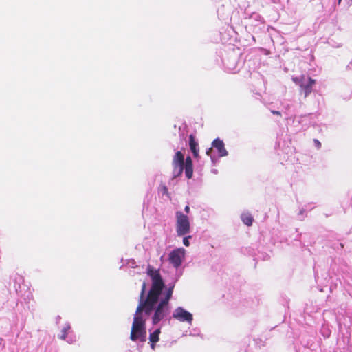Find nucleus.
I'll return each instance as SVG.
<instances>
[{
  "label": "nucleus",
  "mask_w": 352,
  "mask_h": 352,
  "mask_svg": "<svg viewBox=\"0 0 352 352\" xmlns=\"http://www.w3.org/2000/svg\"><path fill=\"white\" fill-rule=\"evenodd\" d=\"M147 274L151 277L152 280L151 287L146 298L144 299V297L146 289V284L145 282L142 283L139 304L138 305V312L144 311L146 315H149L159 300V297L164 287V283L159 270H155L149 265L147 267Z\"/></svg>",
  "instance_id": "obj_1"
},
{
  "label": "nucleus",
  "mask_w": 352,
  "mask_h": 352,
  "mask_svg": "<svg viewBox=\"0 0 352 352\" xmlns=\"http://www.w3.org/2000/svg\"><path fill=\"white\" fill-rule=\"evenodd\" d=\"M175 217V227L177 236H182L189 233L190 225L188 217L180 211L176 212Z\"/></svg>",
  "instance_id": "obj_2"
},
{
  "label": "nucleus",
  "mask_w": 352,
  "mask_h": 352,
  "mask_svg": "<svg viewBox=\"0 0 352 352\" xmlns=\"http://www.w3.org/2000/svg\"><path fill=\"white\" fill-rule=\"evenodd\" d=\"M184 155L181 151H177L172 161L173 179L182 175L184 171Z\"/></svg>",
  "instance_id": "obj_3"
},
{
  "label": "nucleus",
  "mask_w": 352,
  "mask_h": 352,
  "mask_svg": "<svg viewBox=\"0 0 352 352\" xmlns=\"http://www.w3.org/2000/svg\"><path fill=\"white\" fill-rule=\"evenodd\" d=\"M184 254L185 250L184 248L175 249L169 254L168 260L175 267L177 268L182 265Z\"/></svg>",
  "instance_id": "obj_4"
},
{
  "label": "nucleus",
  "mask_w": 352,
  "mask_h": 352,
  "mask_svg": "<svg viewBox=\"0 0 352 352\" xmlns=\"http://www.w3.org/2000/svg\"><path fill=\"white\" fill-rule=\"evenodd\" d=\"M173 317L181 322H187L188 323H191L193 319L192 314L182 307H178L175 310Z\"/></svg>",
  "instance_id": "obj_5"
},
{
  "label": "nucleus",
  "mask_w": 352,
  "mask_h": 352,
  "mask_svg": "<svg viewBox=\"0 0 352 352\" xmlns=\"http://www.w3.org/2000/svg\"><path fill=\"white\" fill-rule=\"evenodd\" d=\"M140 311L138 312V308L136 309L135 314L133 319L131 330H144L145 328V319L142 318V312Z\"/></svg>",
  "instance_id": "obj_6"
},
{
  "label": "nucleus",
  "mask_w": 352,
  "mask_h": 352,
  "mask_svg": "<svg viewBox=\"0 0 352 352\" xmlns=\"http://www.w3.org/2000/svg\"><path fill=\"white\" fill-rule=\"evenodd\" d=\"M212 145L217 150L220 157H225L228 155V151L225 148L224 143L219 138L215 139L213 140Z\"/></svg>",
  "instance_id": "obj_7"
},
{
  "label": "nucleus",
  "mask_w": 352,
  "mask_h": 352,
  "mask_svg": "<svg viewBox=\"0 0 352 352\" xmlns=\"http://www.w3.org/2000/svg\"><path fill=\"white\" fill-rule=\"evenodd\" d=\"M186 177L189 179H191L193 175V165L192 161L190 156H188L185 160L184 166Z\"/></svg>",
  "instance_id": "obj_8"
},
{
  "label": "nucleus",
  "mask_w": 352,
  "mask_h": 352,
  "mask_svg": "<svg viewBox=\"0 0 352 352\" xmlns=\"http://www.w3.org/2000/svg\"><path fill=\"white\" fill-rule=\"evenodd\" d=\"M316 84V80L312 79L311 77L308 78V82L304 84L302 82H300V87L305 92V97H307L312 92V87Z\"/></svg>",
  "instance_id": "obj_9"
},
{
  "label": "nucleus",
  "mask_w": 352,
  "mask_h": 352,
  "mask_svg": "<svg viewBox=\"0 0 352 352\" xmlns=\"http://www.w3.org/2000/svg\"><path fill=\"white\" fill-rule=\"evenodd\" d=\"M167 309L160 308L159 307H157L155 314L153 316V323L157 324L162 319L164 318V317L166 316Z\"/></svg>",
  "instance_id": "obj_10"
},
{
  "label": "nucleus",
  "mask_w": 352,
  "mask_h": 352,
  "mask_svg": "<svg viewBox=\"0 0 352 352\" xmlns=\"http://www.w3.org/2000/svg\"><path fill=\"white\" fill-rule=\"evenodd\" d=\"M189 146L195 157H199L198 143L195 140V137L193 135H189Z\"/></svg>",
  "instance_id": "obj_11"
},
{
  "label": "nucleus",
  "mask_w": 352,
  "mask_h": 352,
  "mask_svg": "<svg viewBox=\"0 0 352 352\" xmlns=\"http://www.w3.org/2000/svg\"><path fill=\"white\" fill-rule=\"evenodd\" d=\"M130 338L134 341L139 340L141 342H144L146 338V331H131Z\"/></svg>",
  "instance_id": "obj_12"
},
{
  "label": "nucleus",
  "mask_w": 352,
  "mask_h": 352,
  "mask_svg": "<svg viewBox=\"0 0 352 352\" xmlns=\"http://www.w3.org/2000/svg\"><path fill=\"white\" fill-rule=\"evenodd\" d=\"M241 220L243 222L244 224H245L248 226H251L252 225L253 222V217L252 215L249 213H244L241 215Z\"/></svg>",
  "instance_id": "obj_13"
},
{
  "label": "nucleus",
  "mask_w": 352,
  "mask_h": 352,
  "mask_svg": "<svg viewBox=\"0 0 352 352\" xmlns=\"http://www.w3.org/2000/svg\"><path fill=\"white\" fill-rule=\"evenodd\" d=\"M160 332L161 331H153V333L150 334L149 340L153 349H155V344L159 340V335Z\"/></svg>",
  "instance_id": "obj_14"
},
{
  "label": "nucleus",
  "mask_w": 352,
  "mask_h": 352,
  "mask_svg": "<svg viewBox=\"0 0 352 352\" xmlns=\"http://www.w3.org/2000/svg\"><path fill=\"white\" fill-rule=\"evenodd\" d=\"M168 301H169V299L166 298H164V299H162L160 302L159 303V305H157V307H160V308H163V309H168Z\"/></svg>",
  "instance_id": "obj_15"
},
{
  "label": "nucleus",
  "mask_w": 352,
  "mask_h": 352,
  "mask_svg": "<svg viewBox=\"0 0 352 352\" xmlns=\"http://www.w3.org/2000/svg\"><path fill=\"white\" fill-rule=\"evenodd\" d=\"M173 288H174V285L170 287L167 291L166 292V295H165V298H168V299H170L172 295H173Z\"/></svg>",
  "instance_id": "obj_16"
},
{
  "label": "nucleus",
  "mask_w": 352,
  "mask_h": 352,
  "mask_svg": "<svg viewBox=\"0 0 352 352\" xmlns=\"http://www.w3.org/2000/svg\"><path fill=\"white\" fill-rule=\"evenodd\" d=\"M191 238V236H188L187 237H184L183 239V243L185 246H189L190 245V242H189V239Z\"/></svg>",
  "instance_id": "obj_17"
},
{
  "label": "nucleus",
  "mask_w": 352,
  "mask_h": 352,
  "mask_svg": "<svg viewBox=\"0 0 352 352\" xmlns=\"http://www.w3.org/2000/svg\"><path fill=\"white\" fill-rule=\"evenodd\" d=\"M271 112L274 115L281 116V113L280 111H278L272 110V111H271Z\"/></svg>",
  "instance_id": "obj_18"
},
{
  "label": "nucleus",
  "mask_w": 352,
  "mask_h": 352,
  "mask_svg": "<svg viewBox=\"0 0 352 352\" xmlns=\"http://www.w3.org/2000/svg\"><path fill=\"white\" fill-rule=\"evenodd\" d=\"M314 143L316 144V146L320 148L321 147V143L316 139L314 140Z\"/></svg>",
  "instance_id": "obj_19"
},
{
  "label": "nucleus",
  "mask_w": 352,
  "mask_h": 352,
  "mask_svg": "<svg viewBox=\"0 0 352 352\" xmlns=\"http://www.w3.org/2000/svg\"><path fill=\"white\" fill-rule=\"evenodd\" d=\"M184 211L186 212V213L188 214L190 212V207L189 206H186L184 208Z\"/></svg>",
  "instance_id": "obj_20"
},
{
  "label": "nucleus",
  "mask_w": 352,
  "mask_h": 352,
  "mask_svg": "<svg viewBox=\"0 0 352 352\" xmlns=\"http://www.w3.org/2000/svg\"><path fill=\"white\" fill-rule=\"evenodd\" d=\"M212 151V148H210L207 151H206V154L208 156H210L211 155V152Z\"/></svg>",
  "instance_id": "obj_21"
},
{
  "label": "nucleus",
  "mask_w": 352,
  "mask_h": 352,
  "mask_svg": "<svg viewBox=\"0 0 352 352\" xmlns=\"http://www.w3.org/2000/svg\"><path fill=\"white\" fill-rule=\"evenodd\" d=\"M293 80H294V81L295 82H296V83H300V82H302V79L300 80V81H299V80H298V78H294Z\"/></svg>",
  "instance_id": "obj_22"
},
{
  "label": "nucleus",
  "mask_w": 352,
  "mask_h": 352,
  "mask_svg": "<svg viewBox=\"0 0 352 352\" xmlns=\"http://www.w3.org/2000/svg\"><path fill=\"white\" fill-rule=\"evenodd\" d=\"M163 191L164 193L168 192V189H167L166 186H163Z\"/></svg>",
  "instance_id": "obj_23"
},
{
  "label": "nucleus",
  "mask_w": 352,
  "mask_h": 352,
  "mask_svg": "<svg viewBox=\"0 0 352 352\" xmlns=\"http://www.w3.org/2000/svg\"><path fill=\"white\" fill-rule=\"evenodd\" d=\"M65 333H66V331H64V333L62 336H60V338H62V339H65Z\"/></svg>",
  "instance_id": "obj_24"
},
{
  "label": "nucleus",
  "mask_w": 352,
  "mask_h": 352,
  "mask_svg": "<svg viewBox=\"0 0 352 352\" xmlns=\"http://www.w3.org/2000/svg\"><path fill=\"white\" fill-rule=\"evenodd\" d=\"M70 329V326H68L67 327H65L63 329V330H68Z\"/></svg>",
  "instance_id": "obj_25"
},
{
  "label": "nucleus",
  "mask_w": 352,
  "mask_h": 352,
  "mask_svg": "<svg viewBox=\"0 0 352 352\" xmlns=\"http://www.w3.org/2000/svg\"><path fill=\"white\" fill-rule=\"evenodd\" d=\"M340 246H341L342 248H344V244H343V243H341V244H340Z\"/></svg>",
  "instance_id": "obj_26"
},
{
  "label": "nucleus",
  "mask_w": 352,
  "mask_h": 352,
  "mask_svg": "<svg viewBox=\"0 0 352 352\" xmlns=\"http://www.w3.org/2000/svg\"><path fill=\"white\" fill-rule=\"evenodd\" d=\"M342 0H338V3L340 4Z\"/></svg>",
  "instance_id": "obj_27"
}]
</instances>
